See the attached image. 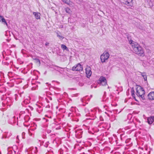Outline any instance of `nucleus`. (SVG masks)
Returning <instances> with one entry per match:
<instances>
[{
	"instance_id": "obj_1",
	"label": "nucleus",
	"mask_w": 154,
	"mask_h": 154,
	"mask_svg": "<svg viewBox=\"0 0 154 154\" xmlns=\"http://www.w3.org/2000/svg\"><path fill=\"white\" fill-rule=\"evenodd\" d=\"M132 48L134 53L140 56L143 57L145 54L143 48L137 43H134L133 46H132Z\"/></svg>"
},
{
	"instance_id": "obj_2",
	"label": "nucleus",
	"mask_w": 154,
	"mask_h": 154,
	"mask_svg": "<svg viewBox=\"0 0 154 154\" xmlns=\"http://www.w3.org/2000/svg\"><path fill=\"white\" fill-rule=\"evenodd\" d=\"M136 89V95L139 97H140L143 100H145L144 95L145 94V91L143 88L140 85H137Z\"/></svg>"
},
{
	"instance_id": "obj_3",
	"label": "nucleus",
	"mask_w": 154,
	"mask_h": 154,
	"mask_svg": "<svg viewBox=\"0 0 154 154\" xmlns=\"http://www.w3.org/2000/svg\"><path fill=\"white\" fill-rule=\"evenodd\" d=\"M109 55L108 52H104L100 56V60L102 63H104L109 58Z\"/></svg>"
},
{
	"instance_id": "obj_4",
	"label": "nucleus",
	"mask_w": 154,
	"mask_h": 154,
	"mask_svg": "<svg viewBox=\"0 0 154 154\" xmlns=\"http://www.w3.org/2000/svg\"><path fill=\"white\" fill-rule=\"evenodd\" d=\"M82 66L79 63L73 66L72 68V70L73 71H82Z\"/></svg>"
},
{
	"instance_id": "obj_5",
	"label": "nucleus",
	"mask_w": 154,
	"mask_h": 154,
	"mask_svg": "<svg viewBox=\"0 0 154 154\" xmlns=\"http://www.w3.org/2000/svg\"><path fill=\"white\" fill-rule=\"evenodd\" d=\"M86 73L87 78H89L92 74L91 68L90 67H88L85 69Z\"/></svg>"
},
{
	"instance_id": "obj_6",
	"label": "nucleus",
	"mask_w": 154,
	"mask_h": 154,
	"mask_svg": "<svg viewBox=\"0 0 154 154\" xmlns=\"http://www.w3.org/2000/svg\"><path fill=\"white\" fill-rule=\"evenodd\" d=\"M154 121V116H151L147 118V122L149 124H151Z\"/></svg>"
},
{
	"instance_id": "obj_7",
	"label": "nucleus",
	"mask_w": 154,
	"mask_h": 154,
	"mask_svg": "<svg viewBox=\"0 0 154 154\" xmlns=\"http://www.w3.org/2000/svg\"><path fill=\"white\" fill-rule=\"evenodd\" d=\"M127 38L128 41H129V43L132 46H133V45L134 44V43H136V42L133 41L132 40L131 37L130 35H128L127 36Z\"/></svg>"
},
{
	"instance_id": "obj_8",
	"label": "nucleus",
	"mask_w": 154,
	"mask_h": 154,
	"mask_svg": "<svg viewBox=\"0 0 154 154\" xmlns=\"http://www.w3.org/2000/svg\"><path fill=\"white\" fill-rule=\"evenodd\" d=\"M148 99L149 100L154 99V91L151 92L148 95Z\"/></svg>"
},
{
	"instance_id": "obj_9",
	"label": "nucleus",
	"mask_w": 154,
	"mask_h": 154,
	"mask_svg": "<svg viewBox=\"0 0 154 154\" xmlns=\"http://www.w3.org/2000/svg\"><path fill=\"white\" fill-rule=\"evenodd\" d=\"M33 14L34 15L35 18L37 19H39L40 14L38 12H33Z\"/></svg>"
},
{
	"instance_id": "obj_10",
	"label": "nucleus",
	"mask_w": 154,
	"mask_h": 154,
	"mask_svg": "<svg viewBox=\"0 0 154 154\" xmlns=\"http://www.w3.org/2000/svg\"><path fill=\"white\" fill-rule=\"evenodd\" d=\"M140 73V74L143 77L144 80L145 81L147 82V76L146 75V73L145 72H139Z\"/></svg>"
},
{
	"instance_id": "obj_11",
	"label": "nucleus",
	"mask_w": 154,
	"mask_h": 154,
	"mask_svg": "<svg viewBox=\"0 0 154 154\" xmlns=\"http://www.w3.org/2000/svg\"><path fill=\"white\" fill-rule=\"evenodd\" d=\"M0 21H2V23H4V24H6L8 26V24L3 17L2 16H0Z\"/></svg>"
},
{
	"instance_id": "obj_12",
	"label": "nucleus",
	"mask_w": 154,
	"mask_h": 154,
	"mask_svg": "<svg viewBox=\"0 0 154 154\" xmlns=\"http://www.w3.org/2000/svg\"><path fill=\"white\" fill-rule=\"evenodd\" d=\"M121 60V58H119L118 60ZM117 61H118V60H116V62ZM116 63H116V67H118L119 68H120L121 67H122L123 66V64L121 63H119L118 62H116Z\"/></svg>"
},
{
	"instance_id": "obj_13",
	"label": "nucleus",
	"mask_w": 154,
	"mask_h": 154,
	"mask_svg": "<svg viewBox=\"0 0 154 154\" xmlns=\"http://www.w3.org/2000/svg\"><path fill=\"white\" fill-rule=\"evenodd\" d=\"M61 48L63 51L66 50L67 51H69L68 48L65 45L63 44L61 45Z\"/></svg>"
},
{
	"instance_id": "obj_14",
	"label": "nucleus",
	"mask_w": 154,
	"mask_h": 154,
	"mask_svg": "<svg viewBox=\"0 0 154 154\" xmlns=\"http://www.w3.org/2000/svg\"><path fill=\"white\" fill-rule=\"evenodd\" d=\"M146 3L148 4V6L149 7H151L152 6V3L150 0H147Z\"/></svg>"
},
{
	"instance_id": "obj_15",
	"label": "nucleus",
	"mask_w": 154,
	"mask_h": 154,
	"mask_svg": "<svg viewBox=\"0 0 154 154\" xmlns=\"http://www.w3.org/2000/svg\"><path fill=\"white\" fill-rule=\"evenodd\" d=\"M99 81L100 83L102 82H104L105 81H106V80L105 77L101 76L100 78L99 79Z\"/></svg>"
},
{
	"instance_id": "obj_16",
	"label": "nucleus",
	"mask_w": 154,
	"mask_h": 154,
	"mask_svg": "<svg viewBox=\"0 0 154 154\" xmlns=\"http://www.w3.org/2000/svg\"><path fill=\"white\" fill-rule=\"evenodd\" d=\"M116 146H120L121 145L120 144H118V142H117V141L116 140ZM119 148V147H117L116 146V154H117V153L118 154H120V151H117V149L118 148Z\"/></svg>"
},
{
	"instance_id": "obj_17",
	"label": "nucleus",
	"mask_w": 154,
	"mask_h": 154,
	"mask_svg": "<svg viewBox=\"0 0 154 154\" xmlns=\"http://www.w3.org/2000/svg\"><path fill=\"white\" fill-rule=\"evenodd\" d=\"M65 10L66 12L69 14H71V13L72 11L69 8L67 7L65 9Z\"/></svg>"
},
{
	"instance_id": "obj_18",
	"label": "nucleus",
	"mask_w": 154,
	"mask_h": 154,
	"mask_svg": "<svg viewBox=\"0 0 154 154\" xmlns=\"http://www.w3.org/2000/svg\"><path fill=\"white\" fill-rule=\"evenodd\" d=\"M33 60L35 61V62L36 63L38 64L39 65H40L41 63L40 60L38 59L33 58Z\"/></svg>"
},
{
	"instance_id": "obj_19",
	"label": "nucleus",
	"mask_w": 154,
	"mask_h": 154,
	"mask_svg": "<svg viewBox=\"0 0 154 154\" xmlns=\"http://www.w3.org/2000/svg\"><path fill=\"white\" fill-rule=\"evenodd\" d=\"M30 117L26 115L24 117V119L25 122H28L30 119Z\"/></svg>"
},
{
	"instance_id": "obj_20",
	"label": "nucleus",
	"mask_w": 154,
	"mask_h": 154,
	"mask_svg": "<svg viewBox=\"0 0 154 154\" xmlns=\"http://www.w3.org/2000/svg\"><path fill=\"white\" fill-rule=\"evenodd\" d=\"M59 68H61L60 67H58L57 66H55L54 67V69L55 70H56L57 71L59 72Z\"/></svg>"
},
{
	"instance_id": "obj_21",
	"label": "nucleus",
	"mask_w": 154,
	"mask_h": 154,
	"mask_svg": "<svg viewBox=\"0 0 154 154\" xmlns=\"http://www.w3.org/2000/svg\"><path fill=\"white\" fill-rule=\"evenodd\" d=\"M100 84L101 85L103 86H106L107 85V81H105L104 82H102L100 83Z\"/></svg>"
},
{
	"instance_id": "obj_22",
	"label": "nucleus",
	"mask_w": 154,
	"mask_h": 154,
	"mask_svg": "<svg viewBox=\"0 0 154 154\" xmlns=\"http://www.w3.org/2000/svg\"><path fill=\"white\" fill-rule=\"evenodd\" d=\"M134 92H135V91H134V88H131V95H132V96H133L135 95Z\"/></svg>"
},
{
	"instance_id": "obj_23",
	"label": "nucleus",
	"mask_w": 154,
	"mask_h": 154,
	"mask_svg": "<svg viewBox=\"0 0 154 154\" xmlns=\"http://www.w3.org/2000/svg\"><path fill=\"white\" fill-rule=\"evenodd\" d=\"M118 135L119 136V137L120 138V139H121V140H122V136H123V134H122L119 135L118 134Z\"/></svg>"
},
{
	"instance_id": "obj_24",
	"label": "nucleus",
	"mask_w": 154,
	"mask_h": 154,
	"mask_svg": "<svg viewBox=\"0 0 154 154\" xmlns=\"http://www.w3.org/2000/svg\"><path fill=\"white\" fill-rule=\"evenodd\" d=\"M71 18H69L68 19V21H70V23L72 22L71 21Z\"/></svg>"
},
{
	"instance_id": "obj_25",
	"label": "nucleus",
	"mask_w": 154,
	"mask_h": 154,
	"mask_svg": "<svg viewBox=\"0 0 154 154\" xmlns=\"http://www.w3.org/2000/svg\"><path fill=\"white\" fill-rule=\"evenodd\" d=\"M75 135H77V134H79V131H75Z\"/></svg>"
},
{
	"instance_id": "obj_26",
	"label": "nucleus",
	"mask_w": 154,
	"mask_h": 154,
	"mask_svg": "<svg viewBox=\"0 0 154 154\" xmlns=\"http://www.w3.org/2000/svg\"><path fill=\"white\" fill-rule=\"evenodd\" d=\"M49 44V43L48 42H46L45 43V45L46 46H48V45Z\"/></svg>"
},
{
	"instance_id": "obj_27",
	"label": "nucleus",
	"mask_w": 154,
	"mask_h": 154,
	"mask_svg": "<svg viewBox=\"0 0 154 154\" xmlns=\"http://www.w3.org/2000/svg\"><path fill=\"white\" fill-rule=\"evenodd\" d=\"M63 1L66 3H67V2H66L67 0H62Z\"/></svg>"
},
{
	"instance_id": "obj_28",
	"label": "nucleus",
	"mask_w": 154,
	"mask_h": 154,
	"mask_svg": "<svg viewBox=\"0 0 154 154\" xmlns=\"http://www.w3.org/2000/svg\"><path fill=\"white\" fill-rule=\"evenodd\" d=\"M44 146L46 147H47L48 146V144H46L45 145H44Z\"/></svg>"
},
{
	"instance_id": "obj_29",
	"label": "nucleus",
	"mask_w": 154,
	"mask_h": 154,
	"mask_svg": "<svg viewBox=\"0 0 154 154\" xmlns=\"http://www.w3.org/2000/svg\"><path fill=\"white\" fill-rule=\"evenodd\" d=\"M29 107H30V109L31 110H32L33 109V108L31 106H29Z\"/></svg>"
},
{
	"instance_id": "obj_30",
	"label": "nucleus",
	"mask_w": 154,
	"mask_h": 154,
	"mask_svg": "<svg viewBox=\"0 0 154 154\" xmlns=\"http://www.w3.org/2000/svg\"><path fill=\"white\" fill-rule=\"evenodd\" d=\"M132 97H133L134 99H135L136 97H135V95L134 96H132Z\"/></svg>"
},
{
	"instance_id": "obj_31",
	"label": "nucleus",
	"mask_w": 154,
	"mask_h": 154,
	"mask_svg": "<svg viewBox=\"0 0 154 154\" xmlns=\"http://www.w3.org/2000/svg\"><path fill=\"white\" fill-rule=\"evenodd\" d=\"M132 97H133L134 99H135L136 97H135V95L134 96H132Z\"/></svg>"
},
{
	"instance_id": "obj_32",
	"label": "nucleus",
	"mask_w": 154,
	"mask_h": 154,
	"mask_svg": "<svg viewBox=\"0 0 154 154\" xmlns=\"http://www.w3.org/2000/svg\"><path fill=\"white\" fill-rule=\"evenodd\" d=\"M57 36H58V37H62L61 36H60V35H57Z\"/></svg>"
},
{
	"instance_id": "obj_33",
	"label": "nucleus",
	"mask_w": 154,
	"mask_h": 154,
	"mask_svg": "<svg viewBox=\"0 0 154 154\" xmlns=\"http://www.w3.org/2000/svg\"><path fill=\"white\" fill-rule=\"evenodd\" d=\"M134 99V100H135V101H138V100L136 99V98H135V99Z\"/></svg>"
},
{
	"instance_id": "obj_34",
	"label": "nucleus",
	"mask_w": 154,
	"mask_h": 154,
	"mask_svg": "<svg viewBox=\"0 0 154 154\" xmlns=\"http://www.w3.org/2000/svg\"><path fill=\"white\" fill-rule=\"evenodd\" d=\"M128 140H126L125 141V142L126 143L127 141Z\"/></svg>"
},
{
	"instance_id": "obj_35",
	"label": "nucleus",
	"mask_w": 154,
	"mask_h": 154,
	"mask_svg": "<svg viewBox=\"0 0 154 154\" xmlns=\"http://www.w3.org/2000/svg\"><path fill=\"white\" fill-rule=\"evenodd\" d=\"M116 113L117 112V109H116Z\"/></svg>"
},
{
	"instance_id": "obj_36",
	"label": "nucleus",
	"mask_w": 154,
	"mask_h": 154,
	"mask_svg": "<svg viewBox=\"0 0 154 154\" xmlns=\"http://www.w3.org/2000/svg\"><path fill=\"white\" fill-rule=\"evenodd\" d=\"M46 71H45V73H45V74H46Z\"/></svg>"
},
{
	"instance_id": "obj_37",
	"label": "nucleus",
	"mask_w": 154,
	"mask_h": 154,
	"mask_svg": "<svg viewBox=\"0 0 154 154\" xmlns=\"http://www.w3.org/2000/svg\"><path fill=\"white\" fill-rule=\"evenodd\" d=\"M141 93H142V92H140V94H141Z\"/></svg>"
},
{
	"instance_id": "obj_38",
	"label": "nucleus",
	"mask_w": 154,
	"mask_h": 154,
	"mask_svg": "<svg viewBox=\"0 0 154 154\" xmlns=\"http://www.w3.org/2000/svg\"><path fill=\"white\" fill-rule=\"evenodd\" d=\"M48 84V83H46V84Z\"/></svg>"
},
{
	"instance_id": "obj_39",
	"label": "nucleus",
	"mask_w": 154,
	"mask_h": 154,
	"mask_svg": "<svg viewBox=\"0 0 154 154\" xmlns=\"http://www.w3.org/2000/svg\"><path fill=\"white\" fill-rule=\"evenodd\" d=\"M53 10H54V9H52Z\"/></svg>"
},
{
	"instance_id": "obj_40",
	"label": "nucleus",
	"mask_w": 154,
	"mask_h": 154,
	"mask_svg": "<svg viewBox=\"0 0 154 154\" xmlns=\"http://www.w3.org/2000/svg\"><path fill=\"white\" fill-rule=\"evenodd\" d=\"M5 35L6 36L7 35V34H5Z\"/></svg>"
},
{
	"instance_id": "obj_41",
	"label": "nucleus",
	"mask_w": 154,
	"mask_h": 154,
	"mask_svg": "<svg viewBox=\"0 0 154 154\" xmlns=\"http://www.w3.org/2000/svg\"><path fill=\"white\" fill-rule=\"evenodd\" d=\"M91 87L92 88V85H91Z\"/></svg>"
},
{
	"instance_id": "obj_42",
	"label": "nucleus",
	"mask_w": 154,
	"mask_h": 154,
	"mask_svg": "<svg viewBox=\"0 0 154 154\" xmlns=\"http://www.w3.org/2000/svg\"><path fill=\"white\" fill-rule=\"evenodd\" d=\"M48 121V120H46V122H47V121Z\"/></svg>"
},
{
	"instance_id": "obj_43",
	"label": "nucleus",
	"mask_w": 154,
	"mask_h": 154,
	"mask_svg": "<svg viewBox=\"0 0 154 154\" xmlns=\"http://www.w3.org/2000/svg\"><path fill=\"white\" fill-rule=\"evenodd\" d=\"M120 112H121V111H120L119 112V113H120Z\"/></svg>"
}]
</instances>
